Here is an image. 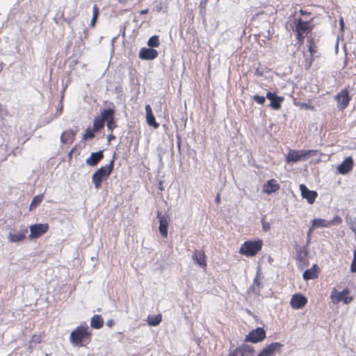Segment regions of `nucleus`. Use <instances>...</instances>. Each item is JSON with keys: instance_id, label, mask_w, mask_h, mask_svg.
<instances>
[{"instance_id": "obj_1", "label": "nucleus", "mask_w": 356, "mask_h": 356, "mask_svg": "<svg viewBox=\"0 0 356 356\" xmlns=\"http://www.w3.org/2000/svg\"><path fill=\"white\" fill-rule=\"evenodd\" d=\"M313 17L309 19L303 17L294 19V26L293 31L296 34V38L298 43L302 45L304 43L306 37L309 38V35L312 34L314 25L313 24Z\"/></svg>"}, {"instance_id": "obj_2", "label": "nucleus", "mask_w": 356, "mask_h": 356, "mask_svg": "<svg viewBox=\"0 0 356 356\" xmlns=\"http://www.w3.org/2000/svg\"><path fill=\"white\" fill-rule=\"evenodd\" d=\"M92 331L86 323L76 327L70 334V341L75 346H83L90 343Z\"/></svg>"}, {"instance_id": "obj_3", "label": "nucleus", "mask_w": 356, "mask_h": 356, "mask_svg": "<svg viewBox=\"0 0 356 356\" xmlns=\"http://www.w3.org/2000/svg\"><path fill=\"white\" fill-rule=\"evenodd\" d=\"M115 158L108 164L102 166L96 170L92 176V181L95 187L98 189L102 186V183L106 180L111 174L114 166Z\"/></svg>"}, {"instance_id": "obj_4", "label": "nucleus", "mask_w": 356, "mask_h": 356, "mask_svg": "<svg viewBox=\"0 0 356 356\" xmlns=\"http://www.w3.org/2000/svg\"><path fill=\"white\" fill-rule=\"evenodd\" d=\"M262 246L263 241L261 239L255 241L248 240L241 245L239 249V253L247 257H252L260 252Z\"/></svg>"}, {"instance_id": "obj_5", "label": "nucleus", "mask_w": 356, "mask_h": 356, "mask_svg": "<svg viewBox=\"0 0 356 356\" xmlns=\"http://www.w3.org/2000/svg\"><path fill=\"white\" fill-rule=\"evenodd\" d=\"M316 151L310 150H293L290 149L286 156V161L288 163H296L300 161L306 160L311 156L316 155Z\"/></svg>"}, {"instance_id": "obj_6", "label": "nucleus", "mask_w": 356, "mask_h": 356, "mask_svg": "<svg viewBox=\"0 0 356 356\" xmlns=\"http://www.w3.org/2000/svg\"><path fill=\"white\" fill-rule=\"evenodd\" d=\"M307 42L309 55L304 54L305 58L302 62V65L305 70L310 69L314 59L319 57V55H316L318 53V46L316 45L314 40L312 38H308Z\"/></svg>"}, {"instance_id": "obj_7", "label": "nucleus", "mask_w": 356, "mask_h": 356, "mask_svg": "<svg viewBox=\"0 0 356 356\" xmlns=\"http://www.w3.org/2000/svg\"><path fill=\"white\" fill-rule=\"evenodd\" d=\"M330 299L334 305L342 302L343 304H349L353 300V298L350 296V290L344 289L339 292L336 289H333L330 295Z\"/></svg>"}, {"instance_id": "obj_8", "label": "nucleus", "mask_w": 356, "mask_h": 356, "mask_svg": "<svg viewBox=\"0 0 356 356\" xmlns=\"http://www.w3.org/2000/svg\"><path fill=\"white\" fill-rule=\"evenodd\" d=\"M342 222V219L340 216H336L331 220H327L322 218L314 219L312 221V227L309 232H312L315 228L318 227H330L333 225H338Z\"/></svg>"}, {"instance_id": "obj_9", "label": "nucleus", "mask_w": 356, "mask_h": 356, "mask_svg": "<svg viewBox=\"0 0 356 356\" xmlns=\"http://www.w3.org/2000/svg\"><path fill=\"white\" fill-rule=\"evenodd\" d=\"M266 338V332L263 327H257L249 332L245 336V341L257 343L262 341Z\"/></svg>"}, {"instance_id": "obj_10", "label": "nucleus", "mask_w": 356, "mask_h": 356, "mask_svg": "<svg viewBox=\"0 0 356 356\" xmlns=\"http://www.w3.org/2000/svg\"><path fill=\"white\" fill-rule=\"evenodd\" d=\"M49 229V224L40 223L30 226L29 238H38L48 232Z\"/></svg>"}, {"instance_id": "obj_11", "label": "nucleus", "mask_w": 356, "mask_h": 356, "mask_svg": "<svg viewBox=\"0 0 356 356\" xmlns=\"http://www.w3.org/2000/svg\"><path fill=\"white\" fill-rule=\"evenodd\" d=\"M335 100L337 103V107L340 110H344L348 107L351 97L349 95L348 90L346 88L341 90L336 96Z\"/></svg>"}, {"instance_id": "obj_12", "label": "nucleus", "mask_w": 356, "mask_h": 356, "mask_svg": "<svg viewBox=\"0 0 356 356\" xmlns=\"http://www.w3.org/2000/svg\"><path fill=\"white\" fill-rule=\"evenodd\" d=\"M254 349L253 347L243 344L231 351L229 356H254Z\"/></svg>"}, {"instance_id": "obj_13", "label": "nucleus", "mask_w": 356, "mask_h": 356, "mask_svg": "<svg viewBox=\"0 0 356 356\" xmlns=\"http://www.w3.org/2000/svg\"><path fill=\"white\" fill-rule=\"evenodd\" d=\"M157 218L159 221V232L163 238L168 236V227L170 218L167 215H163L161 211L157 212Z\"/></svg>"}, {"instance_id": "obj_14", "label": "nucleus", "mask_w": 356, "mask_h": 356, "mask_svg": "<svg viewBox=\"0 0 356 356\" xmlns=\"http://www.w3.org/2000/svg\"><path fill=\"white\" fill-rule=\"evenodd\" d=\"M266 97L270 102L269 106L276 111L281 108V104L284 100V97L277 96L275 93L271 92H268Z\"/></svg>"}, {"instance_id": "obj_15", "label": "nucleus", "mask_w": 356, "mask_h": 356, "mask_svg": "<svg viewBox=\"0 0 356 356\" xmlns=\"http://www.w3.org/2000/svg\"><path fill=\"white\" fill-rule=\"evenodd\" d=\"M307 303V298L301 293H296L292 296L290 305L292 308L298 309L304 307Z\"/></svg>"}, {"instance_id": "obj_16", "label": "nucleus", "mask_w": 356, "mask_h": 356, "mask_svg": "<svg viewBox=\"0 0 356 356\" xmlns=\"http://www.w3.org/2000/svg\"><path fill=\"white\" fill-rule=\"evenodd\" d=\"M300 191L301 192L302 197L304 199H306L309 204H312L315 202L318 196L316 191L309 190L303 184L300 185Z\"/></svg>"}, {"instance_id": "obj_17", "label": "nucleus", "mask_w": 356, "mask_h": 356, "mask_svg": "<svg viewBox=\"0 0 356 356\" xmlns=\"http://www.w3.org/2000/svg\"><path fill=\"white\" fill-rule=\"evenodd\" d=\"M282 344L279 342H274L264 348L257 356H273L277 351H280Z\"/></svg>"}, {"instance_id": "obj_18", "label": "nucleus", "mask_w": 356, "mask_h": 356, "mask_svg": "<svg viewBox=\"0 0 356 356\" xmlns=\"http://www.w3.org/2000/svg\"><path fill=\"white\" fill-rule=\"evenodd\" d=\"M353 159L351 156H348L337 167L339 172L341 175H346L350 172L353 168Z\"/></svg>"}, {"instance_id": "obj_19", "label": "nucleus", "mask_w": 356, "mask_h": 356, "mask_svg": "<svg viewBox=\"0 0 356 356\" xmlns=\"http://www.w3.org/2000/svg\"><path fill=\"white\" fill-rule=\"evenodd\" d=\"M158 51L152 48L140 49L139 57L143 60H153L158 56Z\"/></svg>"}, {"instance_id": "obj_20", "label": "nucleus", "mask_w": 356, "mask_h": 356, "mask_svg": "<svg viewBox=\"0 0 356 356\" xmlns=\"http://www.w3.org/2000/svg\"><path fill=\"white\" fill-rule=\"evenodd\" d=\"M280 188V184L277 183L276 179H271L268 180L266 184L263 186V192L268 195L273 193H275Z\"/></svg>"}, {"instance_id": "obj_21", "label": "nucleus", "mask_w": 356, "mask_h": 356, "mask_svg": "<svg viewBox=\"0 0 356 356\" xmlns=\"http://www.w3.org/2000/svg\"><path fill=\"white\" fill-rule=\"evenodd\" d=\"M192 258L200 267L206 268L207 264L204 250H195L193 252Z\"/></svg>"}, {"instance_id": "obj_22", "label": "nucleus", "mask_w": 356, "mask_h": 356, "mask_svg": "<svg viewBox=\"0 0 356 356\" xmlns=\"http://www.w3.org/2000/svg\"><path fill=\"white\" fill-rule=\"evenodd\" d=\"M106 109H104L100 114L99 116L95 117L93 122V131H98L101 129L104 128V122L106 119Z\"/></svg>"}, {"instance_id": "obj_23", "label": "nucleus", "mask_w": 356, "mask_h": 356, "mask_svg": "<svg viewBox=\"0 0 356 356\" xmlns=\"http://www.w3.org/2000/svg\"><path fill=\"white\" fill-rule=\"evenodd\" d=\"M103 158L104 153L102 151L92 152L90 157L86 160V163L90 166H95L99 163L101 160L103 159Z\"/></svg>"}, {"instance_id": "obj_24", "label": "nucleus", "mask_w": 356, "mask_h": 356, "mask_svg": "<svg viewBox=\"0 0 356 356\" xmlns=\"http://www.w3.org/2000/svg\"><path fill=\"white\" fill-rule=\"evenodd\" d=\"M319 270H320L318 265L314 264L310 269H307L303 273V279L307 281L317 278L318 276Z\"/></svg>"}, {"instance_id": "obj_25", "label": "nucleus", "mask_w": 356, "mask_h": 356, "mask_svg": "<svg viewBox=\"0 0 356 356\" xmlns=\"http://www.w3.org/2000/svg\"><path fill=\"white\" fill-rule=\"evenodd\" d=\"M145 111L147 124L149 126L153 127L154 129H158L159 127V124L156 121L150 105L147 104L145 106Z\"/></svg>"}, {"instance_id": "obj_26", "label": "nucleus", "mask_w": 356, "mask_h": 356, "mask_svg": "<svg viewBox=\"0 0 356 356\" xmlns=\"http://www.w3.org/2000/svg\"><path fill=\"white\" fill-rule=\"evenodd\" d=\"M106 126L108 130L111 131V132L113 131V130L117 127L115 121H114V114L115 111L112 108L106 109Z\"/></svg>"}, {"instance_id": "obj_27", "label": "nucleus", "mask_w": 356, "mask_h": 356, "mask_svg": "<svg viewBox=\"0 0 356 356\" xmlns=\"http://www.w3.org/2000/svg\"><path fill=\"white\" fill-rule=\"evenodd\" d=\"M28 232L26 229L22 230V232L17 233H10L8 235V238L10 242L17 243L22 241L26 238V234Z\"/></svg>"}, {"instance_id": "obj_28", "label": "nucleus", "mask_w": 356, "mask_h": 356, "mask_svg": "<svg viewBox=\"0 0 356 356\" xmlns=\"http://www.w3.org/2000/svg\"><path fill=\"white\" fill-rule=\"evenodd\" d=\"M298 266L300 269H303L305 267L309 265V261L307 258V252L305 251L300 250L298 252L296 257Z\"/></svg>"}, {"instance_id": "obj_29", "label": "nucleus", "mask_w": 356, "mask_h": 356, "mask_svg": "<svg viewBox=\"0 0 356 356\" xmlns=\"http://www.w3.org/2000/svg\"><path fill=\"white\" fill-rule=\"evenodd\" d=\"M75 133L72 130L64 131L60 136V140L64 144L72 143L74 140Z\"/></svg>"}, {"instance_id": "obj_30", "label": "nucleus", "mask_w": 356, "mask_h": 356, "mask_svg": "<svg viewBox=\"0 0 356 356\" xmlns=\"http://www.w3.org/2000/svg\"><path fill=\"white\" fill-rule=\"evenodd\" d=\"M104 320L100 315H95L92 317L90 325L95 329H100L103 327Z\"/></svg>"}, {"instance_id": "obj_31", "label": "nucleus", "mask_w": 356, "mask_h": 356, "mask_svg": "<svg viewBox=\"0 0 356 356\" xmlns=\"http://www.w3.org/2000/svg\"><path fill=\"white\" fill-rule=\"evenodd\" d=\"M162 321V315L159 314L157 315L148 316L147 322V324L150 326H156L158 325Z\"/></svg>"}, {"instance_id": "obj_32", "label": "nucleus", "mask_w": 356, "mask_h": 356, "mask_svg": "<svg viewBox=\"0 0 356 356\" xmlns=\"http://www.w3.org/2000/svg\"><path fill=\"white\" fill-rule=\"evenodd\" d=\"M43 197L44 196L42 194L35 196L30 204L29 211H32L35 209L42 202Z\"/></svg>"}, {"instance_id": "obj_33", "label": "nucleus", "mask_w": 356, "mask_h": 356, "mask_svg": "<svg viewBox=\"0 0 356 356\" xmlns=\"http://www.w3.org/2000/svg\"><path fill=\"white\" fill-rule=\"evenodd\" d=\"M147 44L150 47H157L159 46V39L157 35H153L152 36L147 42Z\"/></svg>"}, {"instance_id": "obj_34", "label": "nucleus", "mask_w": 356, "mask_h": 356, "mask_svg": "<svg viewBox=\"0 0 356 356\" xmlns=\"http://www.w3.org/2000/svg\"><path fill=\"white\" fill-rule=\"evenodd\" d=\"M296 105L299 106L301 108H304L306 110H311V111L315 110L314 106H313L310 104H308V103L300 102V103L297 104Z\"/></svg>"}, {"instance_id": "obj_35", "label": "nucleus", "mask_w": 356, "mask_h": 356, "mask_svg": "<svg viewBox=\"0 0 356 356\" xmlns=\"http://www.w3.org/2000/svg\"><path fill=\"white\" fill-rule=\"evenodd\" d=\"M266 98V97L264 96H260L259 95H255L253 96V100L260 105H263L265 103Z\"/></svg>"}, {"instance_id": "obj_36", "label": "nucleus", "mask_w": 356, "mask_h": 356, "mask_svg": "<svg viewBox=\"0 0 356 356\" xmlns=\"http://www.w3.org/2000/svg\"><path fill=\"white\" fill-rule=\"evenodd\" d=\"M94 131L93 129L91 130L90 129H87L85 131V134L83 135V139L84 140H88V139H92L95 137V134H94Z\"/></svg>"}, {"instance_id": "obj_37", "label": "nucleus", "mask_w": 356, "mask_h": 356, "mask_svg": "<svg viewBox=\"0 0 356 356\" xmlns=\"http://www.w3.org/2000/svg\"><path fill=\"white\" fill-rule=\"evenodd\" d=\"M42 334H33L31 337V341L35 343H40L42 341Z\"/></svg>"}, {"instance_id": "obj_38", "label": "nucleus", "mask_w": 356, "mask_h": 356, "mask_svg": "<svg viewBox=\"0 0 356 356\" xmlns=\"http://www.w3.org/2000/svg\"><path fill=\"white\" fill-rule=\"evenodd\" d=\"M350 270L352 273H356V250L354 251L353 259L350 266Z\"/></svg>"}, {"instance_id": "obj_39", "label": "nucleus", "mask_w": 356, "mask_h": 356, "mask_svg": "<svg viewBox=\"0 0 356 356\" xmlns=\"http://www.w3.org/2000/svg\"><path fill=\"white\" fill-rule=\"evenodd\" d=\"M300 13L304 19H307L306 16L310 17L312 15L311 12L302 9L300 10Z\"/></svg>"}, {"instance_id": "obj_40", "label": "nucleus", "mask_w": 356, "mask_h": 356, "mask_svg": "<svg viewBox=\"0 0 356 356\" xmlns=\"http://www.w3.org/2000/svg\"><path fill=\"white\" fill-rule=\"evenodd\" d=\"M254 284L258 286V288H260L261 286V282L260 280V275L259 274L257 275V276L254 279Z\"/></svg>"}, {"instance_id": "obj_41", "label": "nucleus", "mask_w": 356, "mask_h": 356, "mask_svg": "<svg viewBox=\"0 0 356 356\" xmlns=\"http://www.w3.org/2000/svg\"><path fill=\"white\" fill-rule=\"evenodd\" d=\"M92 13H93L92 17L97 18L99 16V8H98L97 5H94V6L92 8Z\"/></svg>"}, {"instance_id": "obj_42", "label": "nucleus", "mask_w": 356, "mask_h": 356, "mask_svg": "<svg viewBox=\"0 0 356 356\" xmlns=\"http://www.w3.org/2000/svg\"><path fill=\"white\" fill-rule=\"evenodd\" d=\"M2 114L8 115V111L6 108H3L1 104L0 103V115H1Z\"/></svg>"}, {"instance_id": "obj_43", "label": "nucleus", "mask_w": 356, "mask_h": 356, "mask_svg": "<svg viewBox=\"0 0 356 356\" xmlns=\"http://www.w3.org/2000/svg\"><path fill=\"white\" fill-rule=\"evenodd\" d=\"M270 224L268 222H263V229L264 231H268L270 229Z\"/></svg>"}, {"instance_id": "obj_44", "label": "nucleus", "mask_w": 356, "mask_h": 356, "mask_svg": "<svg viewBox=\"0 0 356 356\" xmlns=\"http://www.w3.org/2000/svg\"><path fill=\"white\" fill-rule=\"evenodd\" d=\"M97 18H96V17H92V19H91V26H95V23H96V21H97Z\"/></svg>"}, {"instance_id": "obj_45", "label": "nucleus", "mask_w": 356, "mask_h": 356, "mask_svg": "<svg viewBox=\"0 0 356 356\" xmlns=\"http://www.w3.org/2000/svg\"><path fill=\"white\" fill-rule=\"evenodd\" d=\"M206 5H207V0H205L204 1V3L201 2L200 7L202 8L203 9H205Z\"/></svg>"}, {"instance_id": "obj_46", "label": "nucleus", "mask_w": 356, "mask_h": 356, "mask_svg": "<svg viewBox=\"0 0 356 356\" xmlns=\"http://www.w3.org/2000/svg\"><path fill=\"white\" fill-rule=\"evenodd\" d=\"M149 12L148 9L142 10L140 11V15H145Z\"/></svg>"}, {"instance_id": "obj_47", "label": "nucleus", "mask_w": 356, "mask_h": 356, "mask_svg": "<svg viewBox=\"0 0 356 356\" xmlns=\"http://www.w3.org/2000/svg\"><path fill=\"white\" fill-rule=\"evenodd\" d=\"M339 24H340V26H341V29H343V26H344V22H343V19L342 18L340 19Z\"/></svg>"}, {"instance_id": "obj_48", "label": "nucleus", "mask_w": 356, "mask_h": 356, "mask_svg": "<svg viewBox=\"0 0 356 356\" xmlns=\"http://www.w3.org/2000/svg\"><path fill=\"white\" fill-rule=\"evenodd\" d=\"M113 323H114L113 321V320H110V321H108L107 322V325L109 326V327H111V326H113Z\"/></svg>"}, {"instance_id": "obj_49", "label": "nucleus", "mask_w": 356, "mask_h": 356, "mask_svg": "<svg viewBox=\"0 0 356 356\" xmlns=\"http://www.w3.org/2000/svg\"><path fill=\"white\" fill-rule=\"evenodd\" d=\"M108 138L109 140H111L115 139V137L112 134H111L110 135H108Z\"/></svg>"}, {"instance_id": "obj_50", "label": "nucleus", "mask_w": 356, "mask_h": 356, "mask_svg": "<svg viewBox=\"0 0 356 356\" xmlns=\"http://www.w3.org/2000/svg\"><path fill=\"white\" fill-rule=\"evenodd\" d=\"M216 202L217 203H219V202H220V196H219V195H218V196L216 197Z\"/></svg>"}]
</instances>
